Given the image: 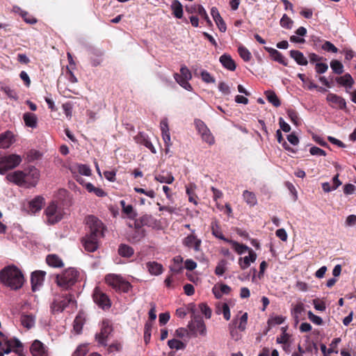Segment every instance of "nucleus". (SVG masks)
<instances>
[{
    "instance_id": "8",
    "label": "nucleus",
    "mask_w": 356,
    "mask_h": 356,
    "mask_svg": "<svg viewBox=\"0 0 356 356\" xmlns=\"http://www.w3.org/2000/svg\"><path fill=\"white\" fill-rule=\"evenodd\" d=\"M86 224L90 229V236L97 237L103 236L104 225L97 218L94 216H89L86 218Z\"/></svg>"
},
{
    "instance_id": "48",
    "label": "nucleus",
    "mask_w": 356,
    "mask_h": 356,
    "mask_svg": "<svg viewBox=\"0 0 356 356\" xmlns=\"http://www.w3.org/2000/svg\"><path fill=\"white\" fill-rule=\"evenodd\" d=\"M175 335L179 338H184L185 337H191L188 329L184 327H179L175 330Z\"/></svg>"
},
{
    "instance_id": "60",
    "label": "nucleus",
    "mask_w": 356,
    "mask_h": 356,
    "mask_svg": "<svg viewBox=\"0 0 356 356\" xmlns=\"http://www.w3.org/2000/svg\"><path fill=\"white\" fill-rule=\"evenodd\" d=\"M201 76L202 79L207 83H215V79L207 72V71H202L201 72Z\"/></svg>"
},
{
    "instance_id": "32",
    "label": "nucleus",
    "mask_w": 356,
    "mask_h": 356,
    "mask_svg": "<svg viewBox=\"0 0 356 356\" xmlns=\"http://www.w3.org/2000/svg\"><path fill=\"white\" fill-rule=\"evenodd\" d=\"M120 204L122 206V212L127 215V216L130 219H135L137 216L136 211L134 209V207L131 204H126L124 200L120 201Z\"/></svg>"
},
{
    "instance_id": "29",
    "label": "nucleus",
    "mask_w": 356,
    "mask_h": 356,
    "mask_svg": "<svg viewBox=\"0 0 356 356\" xmlns=\"http://www.w3.org/2000/svg\"><path fill=\"white\" fill-rule=\"evenodd\" d=\"M220 62L225 68L230 71H234L236 69V64L229 55H222L220 57Z\"/></svg>"
},
{
    "instance_id": "58",
    "label": "nucleus",
    "mask_w": 356,
    "mask_h": 356,
    "mask_svg": "<svg viewBox=\"0 0 356 356\" xmlns=\"http://www.w3.org/2000/svg\"><path fill=\"white\" fill-rule=\"evenodd\" d=\"M322 49L327 51H331L333 53H337L338 49L337 48L330 42L325 41L324 44L322 45Z\"/></svg>"
},
{
    "instance_id": "14",
    "label": "nucleus",
    "mask_w": 356,
    "mask_h": 356,
    "mask_svg": "<svg viewBox=\"0 0 356 356\" xmlns=\"http://www.w3.org/2000/svg\"><path fill=\"white\" fill-rule=\"evenodd\" d=\"M257 254L251 249L248 251V255L238 259V265L242 270L247 269L252 263L257 259Z\"/></svg>"
},
{
    "instance_id": "36",
    "label": "nucleus",
    "mask_w": 356,
    "mask_h": 356,
    "mask_svg": "<svg viewBox=\"0 0 356 356\" xmlns=\"http://www.w3.org/2000/svg\"><path fill=\"white\" fill-rule=\"evenodd\" d=\"M243 197L245 202L250 207H253L257 203V200L255 194L248 190L243 192Z\"/></svg>"
},
{
    "instance_id": "53",
    "label": "nucleus",
    "mask_w": 356,
    "mask_h": 356,
    "mask_svg": "<svg viewBox=\"0 0 356 356\" xmlns=\"http://www.w3.org/2000/svg\"><path fill=\"white\" fill-rule=\"evenodd\" d=\"M201 136L202 140L208 144L213 145L214 143V138L211 134L209 129H208L207 132L204 131V133L201 134Z\"/></svg>"
},
{
    "instance_id": "45",
    "label": "nucleus",
    "mask_w": 356,
    "mask_h": 356,
    "mask_svg": "<svg viewBox=\"0 0 356 356\" xmlns=\"http://www.w3.org/2000/svg\"><path fill=\"white\" fill-rule=\"evenodd\" d=\"M330 67L336 74H341L343 72V66L339 60H332L330 63Z\"/></svg>"
},
{
    "instance_id": "4",
    "label": "nucleus",
    "mask_w": 356,
    "mask_h": 356,
    "mask_svg": "<svg viewBox=\"0 0 356 356\" xmlns=\"http://www.w3.org/2000/svg\"><path fill=\"white\" fill-rule=\"evenodd\" d=\"M63 210L58 207L57 202H51L44 210L46 220L48 224L54 225L62 220L63 217Z\"/></svg>"
},
{
    "instance_id": "54",
    "label": "nucleus",
    "mask_w": 356,
    "mask_h": 356,
    "mask_svg": "<svg viewBox=\"0 0 356 356\" xmlns=\"http://www.w3.org/2000/svg\"><path fill=\"white\" fill-rule=\"evenodd\" d=\"M239 322H238V328L241 330V331H244L246 328V325H247V323H248V314L247 313H244L241 316V318H239Z\"/></svg>"
},
{
    "instance_id": "62",
    "label": "nucleus",
    "mask_w": 356,
    "mask_h": 356,
    "mask_svg": "<svg viewBox=\"0 0 356 356\" xmlns=\"http://www.w3.org/2000/svg\"><path fill=\"white\" fill-rule=\"evenodd\" d=\"M328 69V65L326 63H316L315 70L316 72L318 74L325 73Z\"/></svg>"
},
{
    "instance_id": "27",
    "label": "nucleus",
    "mask_w": 356,
    "mask_h": 356,
    "mask_svg": "<svg viewBox=\"0 0 356 356\" xmlns=\"http://www.w3.org/2000/svg\"><path fill=\"white\" fill-rule=\"evenodd\" d=\"M155 180L160 183H165L168 184H172L175 178L169 172L162 171L161 173L155 175Z\"/></svg>"
},
{
    "instance_id": "9",
    "label": "nucleus",
    "mask_w": 356,
    "mask_h": 356,
    "mask_svg": "<svg viewBox=\"0 0 356 356\" xmlns=\"http://www.w3.org/2000/svg\"><path fill=\"white\" fill-rule=\"evenodd\" d=\"M24 187H34L38 184L40 179V172L35 167H30L25 170Z\"/></svg>"
},
{
    "instance_id": "51",
    "label": "nucleus",
    "mask_w": 356,
    "mask_h": 356,
    "mask_svg": "<svg viewBox=\"0 0 356 356\" xmlns=\"http://www.w3.org/2000/svg\"><path fill=\"white\" fill-rule=\"evenodd\" d=\"M285 318L282 316H275L270 318L268 321L269 325H280L284 321Z\"/></svg>"
},
{
    "instance_id": "44",
    "label": "nucleus",
    "mask_w": 356,
    "mask_h": 356,
    "mask_svg": "<svg viewBox=\"0 0 356 356\" xmlns=\"http://www.w3.org/2000/svg\"><path fill=\"white\" fill-rule=\"evenodd\" d=\"M195 188L196 185L195 184H190L188 186H186V193L188 195V200L191 202H193L195 204H197L194 193Z\"/></svg>"
},
{
    "instance_id": "30",
    "label": "nucleus",
    "mask_w": 356,
    "mask_h": 356,
    "mask_svg": "<svg viewBox=\"0 0 356 356\" xmlns=\"http://www.w3.org/2000/svg\"><path fill=\"white\" fill-rule=\"evenodd\" d=\"M22 325L27 329L34 327L35 323V317L32 314H22L21 316Z\"/></svg>"
},
{
    "instance_id": "47",
    "label": "nucleus",
    "mask_w": 356,
    "mask_h": 356,
    "mask_svg": "<svg viewBox=\"0 0 356 356\" xmlns=\"http://www.w3.org/2000/svg\"><path fill=\"white\" fill-rule=\"evenodd\" d=\"M6 345L14 350L17 349L20 350L22 348V343L17 339H13L10 340H7L6 342Z\"/></svg>"
},
{
    "instance_id": "24",
    "label": "nucleus",
    "mask_w": 356,
    "mask_h": 356,
    "mask_svg": "<svg viewBox=\"0 0 356 356\" xmlns=\"http://www.w3.org/2000/svg\"><path fill=\"white\" fill-rule=\"evenodd\" d=\"M211 229L212 234L215 237H216L219 239L223 240L225 242H226V240H228V238H226L224 236V235L222 234L219 222L217 220L214 219L211 221Z\"/></svg>"
},
{
    "instance_id": "38",
    "label": "nucleus",
    "mask_w": 356,
    "mask_h": 356,
    "mask_svg": "<svg viewBox=\"0 0 356 356\" xmlns=\"http://www.w3.org/2000/svg\"><path fill=\"white\" fill-rule=\"evenodd\" d=\"M174 78L176 81L186 90L191 91L192 90L191 85L188 83V79L179 76L178 73L174 74Z\"/></svg>"
},
{
    "instance_id": "34",
    "label": "nucleus",
    "mask_w": 356,
    "mask_h": 356,
    "mask_svg": "<svg viewBox=\"0 0 356 356\" xmlns=\"http://www.w3.org/2000/svg\"><path fill=\"white\" fill-rule=\"evenodd\" d=\"M170 7L175 17L181 19L183 17V6L178 0H173Z\"/></svg>"
},
{
    "instance_id": "35",
    "label": "nucleus",
    "mask_w": 356,
    "mask_h": 356,
    "mask_svg": "<svg viewBox=\"0 0 356 356\" xmlns=\"http://www.w3.org/2000/svg\"><path fill=\"white\" fill-rule=\"evenodd\" d=\"M337 81L340 85L348 88H351L354 84V80L350 74H346L342 76L338 77Z\"/></svg>"
},
{
    "instance_id": "21",
    "label": "nucleus",
    "mask_w": 356,
    "mask_h": 356,
    "mask_svg": "<svg viewBox=\"0 0 356 356\" xmlns=\"http://www.w3.org/2000/svg\"><path fill=\"white\" fill-rule=\"evenodd\" d=\"M13 143V134L7 131L0 134V148H8Z\"/></svg>"
},
{
    "instance_id": "25",
    "label": "nucleus",
    "mask_w": 356,
    "mask_h": 356,
    "mask_svg": "<svg viewBox=\"0 0 356 356\" xmlns=\"http://www.w3.org/2000/svg\"><path fill=\"white\" fill-rule=\"evenodd\" d=\"M146 265L149 273L152 275H159L163 273V266L158 262L149 261Z\"/></svg>"
},
{
    "instance_id": "59",
    "label": "nucleus",
    "mask_w": 356,
    "mask_h": 356,
    "mask_svg": "<svg viewBox=\"0 0 356 356\" xmlns=\"http://www.w3.org/2000/svg\"><path fill=\"white\" fill-rule=\"evenodd\" d=\"M218 89L225 95H229L231 93L229 86L225 82L219 83Z\"/></svg>"
},
{
    "instance_id": "52",
    "label": "nucleus",
    "mask_w": 356,
    "mask_h": 356,
    "mask_svg": "<svg viewBox=\"0 0 356 356\" xmlns=\"http://www.w3.org/2000/svg\"><path fill=\"white\" fill-rule=\"evenodd\" d=\"M88 351V349L86 345H80L73 353L72 356H85Z\"/></svg>"
},
{
    "instance_id": "3",
    "label": "nucleus",
    "mask_w": 356,
    "mask_h": 356,
    "mask_svg": "<svg viewBox=\"0 0 356 356\" xmlns=\"http://www.w3.org/2000/svg\"><path fill=\"white\" fill-rule=\"evenodd\" d=\"M79 275V271L76 269L67 268L56 276V283L63 289H68L77 282Z\"/></svg>"
},
{
    "instance_id": "61",
    "label": "nucleus",
    "mask_w": 356,
    "mask_h": 356,
    "mask_svg": "<svg viewBox=\"0 0 356 356\" xmlns=\"http://www.w3.org/2000/svg\"><path fill=\"white\" fill-rule=\"evenodd\" d=\"M179 76H181L182 77L187 79L188 80L192 79V74L190 70L188 69V67L185 65L181 66L180 69V74H179Z\"/></svg>"
},
{
    "instance_id": "26",
    "label": "nucleus",
    "mask_w": 356,
    "mask_h": 356,
    "mask_svg": "<svg viewBox=\"0 0 356 356\" xmlns=\"http://www.w3.org/2000/svg\"><path fill=\"white\" fill-rule=\"evenodd\" d=\"M44 205V198L38 196L29 202V209L32 213H36L41 210Z\"/></svg>"
},
{
    "instance_id": "49",
    "label": "nucleus",
    "mask_w": 356,
    "mask_h": 356,
    "mask_svg": "<svg viewBox=\"0 0 356 356\" xmlns=\"http://www.w3.org/2000/svg\"><path fill=\"white\" fill-rule=\"evenodd\" d=\"M227 261L221 260L216 267L215 273L218 275H222L226 270Z\"/></svg>"
},
{
    "instance_id": "13",
    "label": "nucleus",
    "mask_w": 356,
    "mask_h": 356,
    "mask_svg": "<svg viewBox=\"0 0 356 356\" xmlns=\"http://www.w3.org/2000/svg\"><path fill=\"white\" fill-rule=\"evenodd\" d=\"M95 236L87 235L83 240L84 248L88 252H95L98 248V238Z\"/></svg>"
},
{
    "instance_id": "2",
    "label": "nucleus",
    "mask_w": 356,
    "mask_h": 356,
    "mask_svg": "<svg viewBox=\"0 0 356 356\" xmlns=\"http://www.w3.org/2000/svg\"><path fill=\"white\" fill-rule=\"evenodd\" d=\"M76 301L73 295L70 293H56L54 295L50 305V311L52 314L63 312L65 309L74 307Z\"/></svg>"
},
{
    "instance_id": "56",
    "label": "nucleus",
    "mask_w": 356,
    "mask_h": 356,
    "mask_svg": "<svg viewBox=\"0 0 356 356\" xmlns=\"http://www.w3.org/2000/svg\"><path fill=\"white\" fill-rule=\"evenodd\" d=\"M157 205L159 206V211H165L170 214H172V213L177 214L178 213V209L176 207L161 206L159 203H157Z\"/></svg>"
},
{
    "instance_id": "6",
    "label": "nucleus",
    "mask_w": 356,
    "mask_h": 356,
    "mask_svg": "<svg viewBox=\"0 0 356 356\" xmlns=\"http://www.w3.org/2000/svg\"><path fill=\"white\" fill-rule=\"evenodd\" d=\"M106 282L116 291L127 293L131 288V284L120 275L110 274L105 277Z\"/></svg>"
},
{
    "instance_id": "46",
    "label": "nucleus",
    "mask_w": 356,
    "mask_h": 356,
    "mask_svg": "<svg viewBox=\"0 0 356 356\" xmlns=\"http://www.w3.org/2000/svg\"><path fill=\"white\" fill-rule=\"evenodd\" d=\"M240 56L245 60L249 61L251 58V53L245 47L241 46L238 49Z\"/></svg>"
},
{
    "instance_id": "31",
    "label": "nucleus",
    "mask_w": 356,
    "mask_h": 356,
    "mask_svg": "<svg viewBox=\"0 0 356 356\" xmlns=\"http://www.w3.org/2000/svg\"><path fill=\"white\" fill-rule=\"evenodd\" d=\"M46 261L49 266L54 268H60L64 265L62 259L56 254H49Z\"/></svg>"
},
{
    "instance_id": "18",
    "label": "nucleus",
    "mask_w": 356,
    "mask_h": 356,
    "mask_svg": "<svg viewBox=\"0 0 356 356\" xmlns=\"http://www.w3.org/2000/svg\"><path fill=\"white\" fill-rule=\"evenodd\" d=\"M46 273L42 270L35 271L31 275V284L33 291H35L37 288L42 285Z\"/></svg>"
},
{
    "instance_id": "28",
    "label": "nucleus",
    "mask_w": 356,
    "mask_h": 356,
    "mask_svg": "<svg viewBox=\"0 0 356 356\" xmlns=\"http://www.w3.org/2000/svg\"><path fill=\"white\" fill-rule=\"evenodd\" d=\"M290 56L300 65H307L308 63L307 58L298 50H291Z\"/></svg>"
},
{
    "instance_id": "55",
    "label": "nucleus",
    "mask_w": 356,
    "mask_h": 356,
    "mask_svg": "<svg viewBox=\"0 0 356 356\" xmlns=\"http://www.w3.org/2000/svg\"><path fill=\"white\" fill-rule=\"evenodd\" d=\"M303 304L299 303L296 305L291 311L292 315L296 319H298L299 315L303 312Z\"/></svg>"
},
{
    "instance_id": "33",
    "label": "nucleus",
    "mask_w": 356,
    "mask_h": 356,
    "mask_svg": "<svg viewBox=\"0 0 356 356\" xmlns=\"http://www.w3.org/2000/svg\"><path fill=\"white\" fill-rule=\"evenodd\" d=\"M226 242L230 243L232 245V248L238 254H242L245 252H248L250 250H251V248H250L246 245L241 244L235 241L228 239L226 240Z\"/></svg>"
},
{
    "instance_id": "22",
    "label": "nucleus",
    "mask_w": 356,
    "mask_h": 356,
    "mask_svg": "<svg viewBox=\"0 0 356 356\" xmlns=\"http://www.w3.org/2000/svg\"><path fill=\"white\" fill-rule=\"evenodd\" d=\"M23 120L26 127L35 129L38 126V117L35 114L30 112L24 113Z\"/></svg>"
},
{
    "instance_id": "20",
    "label": "nucleus",
    "mask_w": 356,
    "mask_h": 356,
    "mask_svg": "<svg viewBox=\"0 0 356 356\" xmlns=\"http://www.w3.org/2000/svg\"><path fill=\"white\" fill-rule=\"evenodd\" d=\"M326 99L328 102L331 104L332 106L333 107L337 106L339 108H343L346 107V104L345 100L342 97L335 94L329 93L327 96Z\"/></svg>"
},
{
    "instance_id": "42",
    "label": "nucleus",
    "mask_w": 356,
    "mask_h": 356,
    "mask_svg": "<svg viewBox=\"0 0 356 356\" xmlns=\"http://www.w3.org/2000/svg\"><path fill=\"white\" fill-rule=\"evenodd\" d=\"M293 25V21L286 14H284L280 19V26L284 29H291Z\"/></svg>"
},
{
    "instance_id": "11",
    "label": "nucleus",
    "mask_w": 356,
    "mask_h": 356,
    "mask_svg": "<svg viewBox=\"0 0 356 356\" xmlns=\"http://www.w3.org/2000/svg\"><path fill=\"white\" fill-rule=\"evenodd\" d=\"M94 302L103 309L111 307V303L108 296L103 293L99 288H95L93 292Z\"/></svg>"
},
{
    "instance_id": "7",
    "label": "nucleus",
    "mask_w": 356,
    "mask_h": 356,
    "mask_svg": "<svg viewBox=\"0 0 356 356\" xmlns=\"http://www.w3.org/2000/svg\"><path fill=\"white\" fill-rule=\"evenodd\" d=\"M187 327L190 331L191 335L193 337H197L198 334L202 337L207 335L206 325L200 317L195 316L188 323Z\"/></svg>"
},
{
    "instance_id": "10",
    "label": "nucleus",
    "mask_w": 356,
    "mask_h": 356,
    "mask_svg": "<svg viewBox=\"0 0 356 356\" xmlns=\"http://www.w3.org/2000/svg\"><path fill=\"white\" fill-rule=\"evenodd\" d=\"M112 331L111 323L108 320H104L102 323L101 331L95 334V339L101 346H106L107 338Z\"/></svg>"
},
{
    "instance_id": "19",
    "label": "nucleus",
    "mask_w": 356,
    "mask_h": 356,
    "mask_svg": "<svg viewBox=\"0 0 356 356\" xmlns=\"http://www.w3.org/2000/svg\"><path fill=\"white\" fill-rule=\"evenodd\" d=\"M211 15L215 21L217 26L221 32H225L227 30L226 24L221 17L218 9L216 7H213L211 9Z\"/></svg>"
},
{
    "instance_id": "50",
    "label": "nucleus",
    "mask_w": 356,
    "mask_h": 356,
    "mask_svg": "<svg viewBox=\"0 0 356 356\" xmlns=\"http://www.w3.org/2000/svg\"><path fill=\"white\" fill-rule=\"evenodd\" d=\"M341 342L340 338H335L333 339L330 345V348L327 349L328 354L338 353L337 345Z\"/></svg>"
},
{
    "instance_id": "41",
    "label": "nucleus",
    "mask_w": 356,
    "mask_h": 356,
    "mask_svg": "<svg viewBox=\"0 0 356 356\" xmlns=\"http://www.w3.org/2000/svg\"><path fill=\"white\" fill-rule=\"evenodd\" d=\"M266 95L268 102H270L273 106L278 107L280 105V102L274 92L270 90L266 91Z\"/></svg>"
},
{
    "instance_id": "5",
    "label": "nucleus",
    "mask_w": 356,
    "mask_h": 356,
    "mask_svg": "<svg viewBox=\"0 0 356 356\" xmlns=\"http://www.w3.org/2000/svg\"><path fill=\"white\" fill-rule=\"evenodd\" d=\"M22 161V156L15 154L0 156V174L3 175L8 170L16 168Z\"/></svg>"
},
{
    "instance_id": "43",
    "label": "nucleus",
    "mask_w": 356,
    "mask_h": 356,
    "mask_svg": "<svg viewBox=\"0 0 356 356\" xmlns=\"http://www.w3.org/2000/svg\"><path fill=\"white\" fill-rule=\"evenodd\" d=\"M194 8H195V13H197L200 16H201L202 18H204L209 24H211V22L209 19V16L202 6H201V5L194 6Z\"/></svg>"
},
{
    "instance_id": "16",
    "label": "nucleus",
    "mask_w": 356,
    "mask_h": 356,
    "mask_svg": "<svg viewBox=\"0 0 356 356\" xmlns=\"http://www.w3.org/2000/svg\"><path fill=\"white\" fill-rule=\"evenodd\" d=\"M201 240L197 238L194 234L187 236L183 240V245L189 248H193L195 251L198 252L200 250Z\"/></svg>"
},
{
    "instance_id": "37",
    "label": "nucleus",
    "mask_w": 356,
    "mask_h": 356,
    "mask_svg": "<svg viewBox=\"0 0 356 356\" xmlns=\"http://www.w3.org/2000/svg\"><path fill=\"white\" fill-rule=\"evenodd\" d=\"M118 253L123 257L129 258L134 254V250L131 246L128 245L121 244L118 248Z\"/></svg>"
},
{
    "instance_id": "1",
    "label": "nucleus",
    "mask_w": 356,
    "mask_h": 356,
    "mask_svg": "<svg viewBox=\"0 0 356 356\" xmlns=\"http://www.w3.org/2000/svg\"><path fill=\"white\" fill-rule=\"evenodd\" d=\"M1 282L12 289H20L24 282L22 271L15 266H8L0 272Z\"/></svg>"
},
{
    "instance_id": "39",
    "label": "nucleus",
    "mask_w": 356,
    "mask_h": 356,
    "mask_svg": "<svg viewBox=\"0 0 356 356\" xmlns=\"http://www.w3.org/2000/svg\"><path fill=\"white\" fill-rule=\"evenodd\" d=\"M168 346L170 349L176 350H184L186 348V343L176 339H170L168 341Z\"/></svg>"
},
{
    "instance_id": "57",
    "label": "nucleus",
    "mask_w": 356,
    "mask_h": 356,
    "mask_svg": "<svg viewBox=\"0 0 356 356\" xmlns=\"http://www.w3.org/2000/svg\"><path fill=\"white\" fill-rule=\"evenodd\" d=\"M201 312L207 318H210L211 316V309L204 303H201L199 305Z\"/></svg>"
},
{
    "instance_id": "17",
    "label": "nucleus",
    "mask_w": 356,
    "mask_h": 356,
    "mask_svg": "<svg viewBox=\"0 0 356 356\" xmlns=\"http://www.w3.org/2000/svg\"><path fill=\"white\" fill-rule=\"evenodd\" d=\"M264 49L269 53L270 58L273 60H275L284 66L288 65L287 59L279 51H277L275 49H273L272 47H264Z\"/></svg>"
},
{
    "instance_id": "23",
    "label": "nucleus",
    "mask_w": 356,
    "mask_h": 356,
    "mask_svg": "<svg viewBox=\"0 0 356 356\" xmlns=\"http://www.w3.org/2000/svg\"><path fill=\"white\" fill-rule=\"evenodd\" d=\"M136 142L138 144L143 145L145 146L147 148H148L153 154H155L156 152V149L154 148V145L149 141L148 138L143 134H139L135 137Z\"/></svg>"
},
{
    "instance_id": "40",
    "label": "nucleus",
    "mask_w": 356,
    "mask_h": 356,
    "mask_svg": "<svg viewBox=\"0 0 356 356\" xmlns=\"http://www.w3.org/2000/svg\"><path fill=\"white\" fill-rule=\"evenodd\" d=\"M74 168H75V170H76L81 175H85V176H90L91 175V170L88 165L76 164Z\"/></svg>"
},
{
    "instance_id": "15",
    "label": "nucleus",
    "mask_w": 356,
    "mask_h": 356,
    "mask_svg": "<svg viewBox=\"0 0 356 356\" xmlns=\"http://www.w3.org/2000/svg\"><path fill=\"white\" fill-rule=\"evenodd\" d=\"M33 356H48L46 346L39 340H35L31 346Z\"/></svg>"
},
{
    "instance_id": "12",
    "label": "nucleus",
    "mask_w": 356,
    "mask_h": 356,
    "mask_svg": "<svg viewBox=\"0 0 356 356\" xmlns=\"http://www.w3.org/2000/svg\"><path fill=\"white\" fill-rule=\"evenodd\" d=\"M24 170H17L10 173H8L6 178V179L15 184L19 186H24Z\"/></svg>"
},
{
    "instance_id": "64",
    "label": "nucleus",
    "mask_w": 356,
    "mask_h": 356,
    "mask_svg": "<svg viewBox=\"0 0 356 356\" xmlns=\"http://www.w3.org/2000/svg\"><path fill=\"white\" fill-rule=\"evenodd\" d=\"M83 323L81 322V318L79 316H76L74 321V330L75 332L79 334L81 332L82 330Z\"/></svg>"
},
{
    "instance_id": "63",
    "label": "nucleus",
    "mask_w": 356,
    "mask_h": 356,
    "mask_svg": "<svg viewBox=\"0 0 356 356\" xmlns=\"http://www.w3.org/2000/svg\"><path fill=\"white\" fill-rule=\"evenodd\" d=\"M308 317L311 321L316 325H319L323 323L322 318L320 316L314 314L311 311L308 312Z\"/></svg>"
}]
</instances>
